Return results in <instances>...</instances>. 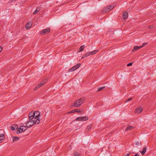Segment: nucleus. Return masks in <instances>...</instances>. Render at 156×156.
<instances>
[{
  "label": "nucleus",
  "mask_w": 156,
  "mask_h": 156,
  "mask_svg": "<svg viewBox=\"0 0 156 156\" xmlns=\"http://www.w3.org/2000/svg\"><path fill=\"white\" fill-rule=\"evenodd\" d=\"M130 154L129 153V154H126L124 156H129V155Z\"/></svg>",
  "instance_id": "obj_33"
},
{
  "label": "nucleus",
  "mask_w": 156,
  "mask_h": 156,
  "mask_svg": "<svg viewBox=\"0 0 156 156\" xmlns=\"http://www.w3.org/2000/svg\"><path fill=\"white\" fill-rule=\"evenodd\" d=\"M98 51V50H94L92 51L88 52L85 55L86 56H88L90 55H93L95 54Z\"/></svg>",
  "instance_id": "obj_6"
},
{
  "label": "nucleus",
  "mask_w": 156,
  "mask_h": 156,
  "mask_svg": "<svg viewBox=\"0 0 156 156\" xmlns=\"http://www.w3.org/2000/svg\"><path fill=\"white\" fill-rule=\"evenodd\" d=\"M18 128V126L16 124L13 125L11 127V129L12 130H14Z\"/></svg>",
  "instance_id": "obj_16"
},
{
  "label": "nucleus",
  "mask_w": 156,
  "mask_h": 156,
  "mask_svg": "<svg viewBox=\"0 0 156 156\" xmlns=\"http://www.w3.org/2000/svg\"><path fill=\"white\" fill-rule=\"evenodd\" d=\"M143 110V107L141 106H139L135 108L134 111V112L136 114H139L141 113Z\"/></svg>",
  "instance_id": "obj_2"
},
{
  "label": "nucleus",
  "mask_w": 156,
  "mask_h": 156,
  "mask_svg": "<svg viewBox=\"0 0 156 156\" xmlns=\"http://www.w3.org/2000/svg\"><path fill=\"white\" fill-rule=\"evenodd\" d=\"M148 28L149 29H154L155 28V27L153 25H151L149 26L148 27Z\"/></svg>",
  "instance_id": "obj_28"
},
{
  "label": "nucleus",
  "mask_w": 156,
  "mask_h": 156,
  "mask_svg": "<svg viewBox=\"0 0 156 156\" xmlns=\"http://www.w3.org/2000/svg\"><path fill=\"white\" fill-rule=\"evenodd\" d=\"M132 98H129L126 100V102H129V101H131L132 100Z\"/></svg>",
  "instance_id": "obj_30"
},
{
  "label": "nucleus",
  "mask_w": 156,
  "mask_h": 156,
  "mask_svg": "<svg viewBox=\"0 0 156 156\" xmlns=\"http://www.w3.org/2000/svg\"><path fill=\"white\" fill-rule=\"evenodd\" d=\"M74 156H81L77 152H74Z\"/></svg>",
  "instance_id": "obj_26"
},
{
  "label": "nucleus",
  "mask_w": 156,
  "mask_h": 156,
  "mask_svg": "<svg viewBox=\"0 0 156 156\" xmlns=\"http://www.w3.org/2000/svg\"><path fill=\"white\" fill-rule=\"evenodd\" d=\"M27 126H21L20 128V129L21 130L22 132L24 131L27 129Z\"/></svg>",
  "instance_id": "obj_14"
},
{
  "label": "nucleus",
  "mask_w": 156,
  "mask_h": 156,
  "mask_svg": "<svg viewBox=\"0 0 156 156\" xmlns=\"http://www.w3.org/2000/svg\"><path fill=\"white\" fill-rule=\"evenodd\" d=\"M91 126L90 125V126H87V130H89L90 129H91Z\"/></svg>",
  "instance_id": "obj_31"
},
{
  "label": "nucleus",
  "mask_w": 156,
  "mask_h": 156,
  "mask_svg": "<svg viewBox=\"0 0 156 156\" xmlns=\"http://www.w3.org/2000/svg\"><path fill=\"white\" fill-rule=\"evenodd\" d=\"M140 46H134L133 47V49L131 51L133 52H134L135 51L138 50L139 49H140Z\"/></svg>",
  "instance_id": "obj_12"
},
{
  "label": "nucleus",
  "mask_w": 156,
  "mask_h": 156,
  "mask_svg": "<svg viewBox=\"0 0 156 156\" xmlns=\"http://www.w3.org/2000/svg\"><path fill=\"white\" fill-rule=\"evenodd\" d=\"M102 89V88H101L99 90H101Z\"/></svg>",
  "instance_id": "obj_36"
},
{
  "label": "nucleus",
  "mask_w": 156,
  "mask_h": 156,
  "mask_svg": "<svg viewBox=\"0 0 156 156\" xmlns=\"http://www.w3.org/2000/svg\"><path fill=\"white\" fill-rule=\"evenodd\" d=\"M129 15L128 12L127 11H125L123 13L122 15V18L123 20H126L128 18Z\"/></svg>",
  "instance_id": "obj_8"
},
{
  "label": "nucleus",
  "mask_w": 156,
  "mask_h": 156,
  "mask_svg": "<svg viewBox=\"0 0 156 156\" xmlns=\"http://www.w3.org/2000/svg\"><path fill=\"white\" fill-rule=\"evenodd\" d=\"M32 25V23L29 22L26 24L25 28L27 29H29L31 28Z\"/></svg>",
  "instance_id": "obj_13"
},
{
  "label": "nucleus",
  "mask_w": 156,
  "mask_h": 156,
  "mask_svg": "<svg viewBox=\"0 0 156 156\" xmlns=\"http://www.w3.org/2000/svg\"><path fill=\"white\" fill-rule=\"evenodd\" d=\"M13 142H16L19 140V138L18 137H12Z\"/></svg>",
  "instance_id": "obj_23"
},
{
  "label": "nucleus",
  "mask_w": 156,
  "mask_h": 156,
  "mask_svg": "<svg viewBox=\"0 0 156 156\" xmlns=\"http://www.w3.org/2000/svg\"><path fill=\"white\" fill-rule=\"evenodd\" d=\"M147 44H148V43H145V42L144 43L142 44L141 46H140V47L141 48H142L143 47H144L145 46V45H147Z\"/></svg>",
  "instance_id": "obj_27"
},
{
  "label": "nucleus",
  "mask_w": 156,
  "mask_h": 156,
  "mask_svg": "<svg viewBox=\"0 0 156 156\" xmlns=\"http://www.w3.org/2000/svg\"><path fill=\"white\" fill-rule=\"evenodd\" d=\"M134 156H139V155L138 154H136L135 155H134Z\"/></svg>",
  "instance_id": "obj_35"
},
{
  "label": "nucleus",
  "mask_w": 156,
  "mask_h": 156,
  "mask_svg": "<svg viewBox=\"0 0 156 156\" xmlns=\"http://www.w3.org/2000/svg\"><path fill=\"white\" fill-rule=\"evenodd\" d=\"M35 115V113H34V112H31L29 114V119L30 120H31L34 119L35 118L34 115Z\"/></svg>",
  "instance_id": "obj_10"
},
{
  "label": "nucleus",
  "mask_w": 156,
  "mask_h": 156,
  "mask_svg": "<svg viewBox=\"0 0 156 156\" xmlns=\"http://www.w3.org/2000/svg\"><path fill=\"white\" fill-rule=\"evenodd\" d=\"M40 119L39 118L37 119H33V121L34 122V124H39L40 122Z\"/></svg>",
  "instance_id": "obj_18"
},
{
  "label": "nucleus",
  "mask_w": 156,
  "mask_h": 156,
  "mask_svg": "<svg viewBox=\"0 0 156 156\" xmlns=\"http://www.w3.org/2000/svg\"><path fill=\"white\" fill-rule=\"evenodd\" d=\"M2 47H1V46H0V52L2 51Z\"/></svg>",
  "instance_id": "obj_34"
},
{
  "label": "nucleus",
  "mask_w": 156,
  "mask_h": 156,
  "mask_svg": "<svg viewBox=\"0 0 156 156\" xmlns=\"http://www.w3.org/2000/svg\"><path fill=\"white\" fill-rule=\"evenodd\" d=\"M44 84V83H40L34 88V90H37V89L41 87Z\"/></svg>",
  "instance_id": "obj_19"
},
{
  "label": "nucleus",
  "mask_w": 156,
  "mask_h": 156,
  "mask_svg": "<svg viewBox=\"0 0 156 156\" xmlns=\"http://www.w3.org/2000/svg\"><path fill=\"white\" fill-rule=\"evenodd\" d=\"M81 65L80 63L77 64L73 66V67H72V68L70 69L69 70V71L70 72H72L76 70L77 69L80 67Z\"/></svg>",
  "instance_id": "obj_5"
},
{
  "label": "nucleus",
  "mask_w": 156,
  "mask_h": 156,
  "mask_svg": "<svg viewBox=\"0 0 156 156\" xmlns=\"http://www.w3.org/2000/svg\"><path fill=\"white\" fill-rule=\"evenodd\" d=\"M147 149V147H145L143 149V150L142 151H140V152L141 153L142 155H144L145 154Z\"/></svg>",
  "instance_id": "obj_17"
},
{
  "label": "nucleus",
  "mask_w": 156,
  "mask_h": 156,
  "mask_svg": "<svg viewBox=\"0 0 156 156\" xmlns=\"http://www.w3.org/2000/svg\"><path fill=\"white\" fill-rule=\"evenodd\" d=\"M134 129V127L130 125H128L125 129V131H131L133 129Z\"/></svg>",
  "instance_id": "obj_11"
},
{
  "label": "nucleus",
  "mask_w": 156,
  "mask_h": 156,
  "mask_svg": "<svg viewBox=\"0 0 156 156\" xmlns=\"http://www.w3.org/2000/svg\"><path fill=\"white\" fill-rule=\"evenodd\" d=\"M76 112L77 113H82L83 112V110H81L80 109H76Z\"/></svg>",
  "instance_id": "obj_22"
},
{
  "label": "nucleus",
  "mask_w": 156,
  "mask_h": 156,
  "mask_svg": "<svg viewBox=\"0 0 156 156\" xmlns=\"http://www.w3.org/2000/svg\"><path fill=\"white\" fill-rule=\"evenodd\" d=\"M114 8V6L112 5H109L105 8L103 12H108L111 11Z\"/></svg>",
  "instance_id": "obj_4"
},
{
  "label": "nucleus",
  "mask_w": 156,
  "mask_h": 156,
  "mask_svg": "<svg viewBox=\"0 0 156 156\" xmlns=\"http://www.w3.org/2000/svg\"><path fill=\"white\" fill-rule=\"evenodd\" d=\"M88 119V118L87 116H80L77 118L75 120L76 121H87Z\"/></svg>",
  "instance_id": "obj_3"
},
{
  "label": "nucleus",
  "mask_w": 156,
  "mask_h": 156,
  "mask_svg": "<svg viewBox=\"0 0 156 156\" xmlns=\"http://www.w3.org/2000/svg\"><path fill=\"white\" fill-rule=\"evenodd\" d=\"M132 64H133L132 63H129L127 65V66H131Z\"/></svg>",
  "instance_id": "obj_32"
},
{
  "label": "nucleus",
  "mask_w": 156,
  "mask_h": 156,
  "mask_svg": "<svg viewBox=\"0 0 156 156\" xmlns=\"http://www.w3.org/2000/svg\"><path fill=\"white\" fill-rule=\"evenodd\" d=\"M76 112V111L75 109H74L69 112V114H74Z\"/></svg>",
  "instance_id": "obj_25"
},
{
  "label": "nucleus",
  "mask_w": 156,
  "mask_h": 156,
  "mask_svg": "<svg viewBox=\"0 0 156 156\" xmlns=\"http://www.w3.org/2000/svg\"><path fill=\"white\" fill-rule=\"evenodd\" d=\"M40 7H37L36 10L33 13V14L34 15H35L38 13L40 10Z\"/></svg>",
  "instance_id": "obj_20"
},
{
  "label": "nucleus",
  "mask_w": 156,
  "mask_h": 156,
  "mask_svg": "<svg viewBox=\"0 0 156 156\" xmlns=\"http://www.w3.org/2000/svg\"><path fill=\"white\" fill-rule=\"evenodd\" d=\"M34 125L33 120H30L26 122V126L27 127H30Z\"/></svg>",
  "instance_id": "obj_9"
},
{
  "label": "nucleus",
  "mask_w": 156,
  "mask_h": 156,
  "mask_svg": "<svg viewBox=\"0 0 156 156\" xmlns=\"http://www.w3.org/2000/svg\"><path fill=\"white\" fill-rule=\"evenodd\" d=\"M5 138L4 135L3 134H0V140H3Z\"/></svg>",
  "instance_id": "obj_24"
},
{
  "label": "nucleus",
  "mask_w": 156,
  "mask_h": 156,
  "mask_svg": "<svg viewBox=\"0 0 156 156\" xmlns=\"http://www.w3.org/2000/svg\"><path fill=\"white\" fill-rule=\"evenodd\" d=\"M34 113H35V115H34L35 118H34V119H36V118H38L40 116V114L39 111H35V112H34Z\"/></svg>",
  "instance_id": "obj_15"
},
{
  "label": "nucleus",
  "mask_w": 156,
  "mask_h": 156,
  "mask_svg": "<svg viewBox=\"0 0 156 156\" xmlns=\"http://www.w3.org/2000/svg\"><path fill=\"white\" fill-rule=\"evenodd\" d=\"M85 45H82L81 46L79 49V52H81L82 51H83L84 48H85Z\"/></svg>",
  "instance_id": "obj_21"
},
{
  "label": "nucleus",
  "mask_w": 156,
  "mask_h": 156,
  "mask_svg": "<svg viewBox=\"0 0 156 156\" xmlns=\"http://www.w3.org/2000/svg\"><path fill=\"white\" fill-rule=\"evenodd\" d=\"M1 140H0V143H1Z\"/></svg>",
  "instance_id": "obj_37"
},
{
  "label": "nucleus",
  "mask_w": 156,
  "mask_h": 156,
  "mask_svg": "<svg viewBox=\"0 0 156 156\" xmlns=\"http://www.w3.org/2000/svg\"><path fill=\"white\" fill-rule=\"evenodd\" d=\"M22 132H21V130L20 129V128H19L18 130H17L16 133H22Z\"/></svg>",
  "instance_id": "obj_29"
},
{
  "label": "nucleus",
  "mask_w": 156,
  "mask_h": 156,
  "mask_svg": "<svg viewBox=\"0 0 156 156\" xmlns=\"http://www.w3.org/2000/svg\"><path fill=\"white\" fill-rule=\"evenodd\" d=\"M85 98L83 97L77 99L74 102H70V108H72L73 107L78 108L80 107L85 101Z\"/></svg>",
  "instance_id": "obj_1"
},
{
  "label": "nucleus",
  "mask_w": 156,
  "mask_h": 156,
  "mask_svg": "<svg viewBox=\"0 0 156 156\" xmlns=\"http://www.w3.org/2000/svg\"><path fill=\"white\" fill-rule=\"evenodd\" d=\"M50 31V29L49 28H47L46 29L43 30L41 32V34L42 35H44L49 33Z\"/></svg>",
  "instance_id": "obj_7"
}]
</instances>
